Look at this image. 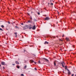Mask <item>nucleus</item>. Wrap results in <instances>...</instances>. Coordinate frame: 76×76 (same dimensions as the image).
<instances>
[{
  "instance_id": "1",
  "label": "nucleus",
  "mask_w": 76,
  "mask_h": 76,
  "mask_svg": "<svg viewBox=\"0 0 76 76\" xmlns=\"http://www.w3.org/2000/svg\"><path fill=\"white\" fill-rule=\"evenodd\" d=\"M67 71H68V76H69L71 75V72L69 70V69H67Z\"/></svg>"
},
{
  "instance_id": "2",
  "label": "nucleus",
  "mask_w": 76,
  "mask_h": 76,
  "mask_svg": "<svg viewBox=\"0 0 76 76\" xmlns=\"http://www.w3.org/2000/svg\"><path fill=\"white\" fill-rule=\"evenodd\" d=\"M61 64L62 67H64V65H65V64H64V63L63 62H62L61 63Z\"/></svg>"
},
{
  "instance_id": "3",
  "label": "nucleus",
  "mask_w": 76,
  "mask_h": 76,
  "mask_svg": "<svg viewBox=\"0 0 76 76\" xmlns=\"http://www.w3.org/2000/svg\"><path fill=\"white\" fill-rule=\"evenodd\" d=\"M50 18L49 17H46V18L45 19V20H50Z\"/></svg>"
},
{
  "instance_id": "4",
  "label": "nucleus",
  "mask_w": 76,
  "mask_h": 76,
  "mask_svg": "<svg viewBox=\"0 0 76 76\" xmlns=\"http://www.w3.org/2000/svg\"><path fill=\"white\" fill-rule=\"evenodd\" d=\"M36 28V27H35V25H34L33 27V28L32 27V29L33 30H35Z\"/></svg>"
},
{
  "instance_id": "5",
  "label": "nucleus",
  "mask_w": 76,
  "mask_h": 76,
  "mask_svg": "<svg viewBox=\"0 0 76 76\" xmlns=\"http://www.w3.org/2000/svg\"><path fill=\"white\" fill-rule=\"evenodd\" d=\"M18 33H17V32H15V33H14V34H15V37H17V36H18Z\"/></svg>"
},
{
  "instance_id": "6",
  "label": "nucleus",
  "mask_w": 76,
  "mask_h": 76,
  "mask_svg": "<svg viewBox=\"0 0 76 76\" xmlns=\"http://www.w3.org/2000/svg\"><path fill=\"white\" fill-rule=\"evenodd\" d=\"M1 64L2 65H5V62H1Z\"/></svg>"
},
{
  "instance_id": "7",
  "label": "nucleus",
  "mask_w": 76,
  "mask_h": 76,
  "mask_svg": "<svg viewBox=\"0 0 76 76\" xmlns=\"http://www.w3.org/2000/svg\"><path fill=\"white\" fill-rule=\"evenodd\" d=\"M23 68L24 69H26L27 68V65H25L24 66Z\"/></svg>"
},
{
  "instance_id": "8",
  "label": "nucleus",
  "mask_w": 76,
  "mask_h": 76,
  "mask_svg": "<svg viewBox=\"0 0 76 76\" xmlns=\"http://www.w3.org/2000/svg\"><path fill=\"white\" fill-rule=\"evenodd\" d=\"M43 58V59H44L47 62L48 61V59L45 58Z\"/></svg>"
},
{
  "instance_id": "9",
  "label": "nucleus",
  "mask_w": 76,
  "mask_h": 76,
  "mask_svg": "<svg viewBox=\"0 0 76 76\" xmlns=\"http://www.w3.org/2000/svg\"><path fill=\"white\" fill-rule=\"evenodd\" d=\"M28 23H32V20H29L28 21Z\"/></svg>"
},
{
  "instance_id": "10",
  "label": "nucleus",
  "mask_w": 76,
  "mask_h": 76,
  "mask_svg": "<svg viewBox=\"0 0 76 76\" xmlns=\"http://www.w3.org/2000/svg\"><path fill=\"white\" fill-rule=\"evenodd\" d=\"M26 26V28H23V30H25V29H28V26L27 25Z\"/></svg>"
},
{
  "instance_id": "11",
  "label": "nucleus",
  "mask_w": 76,
  "mask_h": 76,
  "mask_svg": "<svg viewBox=\"0 0 76 76\" xmlns=\"http://www.w3.org/2000/svg\"><path fill=\"white\" fill-rule=\"evenodd\" d=\"M56 61H55L54 62V66H56Z\"/></svg>"
},
{
  "instance_id": "12",
  "label": "nucleus",
  "mask_w": 76,
  "mask_h": 76,
  "mask_svg": "<svg viewBox=\"0 0 76 76\" xmlns=\"http://www.w3.org/2000/svg\"><path fill=\"white\" fill-rule=\"evenodd\" d=\"M15 63L17 64H19V62L17 61H15Z\"/></svg>"
},
{
  "instance_id": "13",
  "label": "nucleus",
  "mask_w": 76,
  "mask_h": 76,
  "mask_svg": "<svg viewBox=\"0 0 76 76\" xmlns=\"http://www.w3.org/2000/svg\"><path fill=\"white\" fill-rule=\"evenodd\" d=\"M67 41H68V42L70 41V39H69V38H67Z\"/></svg>"
},
{
  "instance_id": "14",
  "label": "nucleus",
  "mask_w": 76,
  "mask_h": 76,
  "mask_svg": "<svg viewBox=\"0 0 76 76\" xmlns=\"http://www.w3.org/2000/svg\"><path fill=\"white\" fill-rule=\"evenodd\" d=\"M45 44H48V42H47V41H45V42L44 43Z\"/></svg>"
},
{
  "instance_id": "15",
  "label": "nucleus",
  "mask_w": 76,
  "mask_h": 76,
  "mask_svg": "<svg viewBox=\"0 0 76 76\" xmlns=\"http://www.w3.org/2000/svg\"><path fill=\"white\" fill-rule=\"evenodd\" d=\"M30 61L31 63H34V61L32 60H30Z\"/></svg>"
},
{
  "instance_id": "16",
  "label": "nucleus",
  "mask_w": 76,
  "mask_h": 76,
  "mask_svg": "<svg viewBox=\"0 0 76 76\" xmlns=\"http://www.w3.org/2000/svg\"><path fill=\"white\" fill-rule=\"evenodd\" d=\"M15 28H17V29H19V27H18V26H15Z\"/></svg>"
},
{
  "instance_id": "17",
  "label": "nucleus",
  "mask_w": 76,
  "mask_h": 76,
  "mask_svg": "<svg viewBox=\"0 0 76 76\" xmlns=\"http://www.w3.org/2000/svg\"><path fill=\"white\" fill-rule=\"evenodd\" d=\"M1 27H2V28H3L4 27V26H3V25H2L1 26Z\"/></svg>"
},
{
  "instance_id": "18",
  "label": "nucleus",
  "mask_w": 76,
  "mask_h": 76,
  "mask_svg": "<svg viewBox=\"0 0 76 76\" xmlns=\"http://www.w3.org/2000/svg\"><path fill=\"white\" fill-rule=\"evenodd\" d=\"M17 68H18V69H19L20 68V67L18 65L17 66Z\"/></svg>"
},
{
  "instance_id": "19",
  "label": "nucleus",
  "mask_w": 76,
  "mask_h": 76,
  "mask_svg": "<svg viewBox=\"0 0 76 76\" xmlns=\"http://www.w3.org/2000/svg\"><path fill=\"white\" fill-rule=\"evenodd\" d=\"M0 31H3V29H2V28H0Z\"/></svg>"
},
{
  "instance_id": "20",
  "label": "nucleus",
  "mask_w": 76,
  "mask_h": 76,
  "mask_svg": "<svg viewBox=\"0 0 76 76\" xmlns=\"http://www.w3.org/2000/svg\"><path fill=\"white\" fill-rule=\"evenodd\" d=\"M38 63H39V64H41V62H40V61H39H39Z\"/></svg>"
},
{
  "instance_id": "21",
  "label": "nucleus",
  "mask_w": 76,
  "mask_h": 76,
  "mask_svg": "<svg viewBox=\"0 0 76 76\" xmlns=\"http://www.w3.org/2000/svg\"><path fill=\"white\" fill-rule=\"evenodd\" d=\"M65 70L67 69V66H65Z\"/></svg>"
},
{
  "instance_id": "22",
  "label": "nucleus",
  "mask_w": 76,
  "mask_h": 76,
  "mask_svg": "<svg viewBox=\"0 0 76 76\" xmlns=\"http://www.w3.org/2000/svg\"><path fill=\"white\" fill-rule=\"evenodd\" d=\"M21 76H24V75H23V74H21Z\"/></svg>"
},
{
  "instance_id": "23",
  "label": "nucleus",
  "mask_w": 76,
  "mask_h": 76,
  "mask_svg": "<svg viewBox=\"0 0 76 76\" xmlns=\"http://www.w3.org/2000/svg\"><path fill=\"white\" fill-rule=\"evenodd\" d=\"M37 14L38 15H40V13H39V12H38Z\"/></svg>"
},
{
  "instance_id": "24",
  "label": "nucleus",
  "mask_w": 76,
  "mask_h": 76,
  "mask_svg": "<svg viewBox=\"0 0 76 76\" xmlns=\"http://www.w3.org/2000/svg\"><path fill=\"white\" fill-rule=\"evenodd\" d=\"M30 17H31V20H32V16H30Z\"/></svg>"
},
{
  "instance_id": "25",
  "label": "nucleus",
  "mask_w": 76,
  "mask_h": 76,
  "mask_svg": "<svg viewBox=\"0 0 76 76\" xmlns=\"http://www.w3.org/2000/svg\"><path fill=\"white\" fill-rule=\"evenodd\" d=\"M31 28H32V27H30L29 28V29H31Z\"/></svg>"
},
{
  "instance_id": "26",
  "label": "nucleus",
  "mask_w": 76,
  "mask_h": 76,
  "mask_svg": "<svg viewBox=\"0 0 76 76\" xmlns=\"http://www.w3.org/2000/svg\"><path fill=\"white\" fill-rule=\"evenodd\" d=\"M34 69H35V70H37V68H35Z\"/></svg>"
},
{
  "instance_id": "27",
  "label": "nucleus",
  "mask_w": 76,
  "mask_h": 76,
  "mask_svg": "<svg viewBox=\"0 0 76 76\" xmlns=\"http://www.w3.org/2000/svg\"><path fill=\"white\" fill-rule=\"evenodd\" d=\"M59 41H63V40H61V39H60Z\"/></svg>"
},
{
  "instance_id": "28",
  "label": "nucleus",
  "mask_w": 76,
  "mask_h": 76,
  "mask_svg": "<svg viewBox=\"0 0 76 76\" xmlns=\"http://www.w3.org/2000/svg\"><path fill=\"white\" fill-rule=\"evenodd\" d=\"M8 23L9 24H10V22L8 21Z\"/></svg>"
},
{
  "instance_id": "29",
  "label": "nucleus",
  "mask_w": 76,
  "mask_h": 76,
  "mask_svg": "<svg viewBox=\"0 0 76 76\" xmlns=\"http://www.w3.org/2000/svg\"><path fill=\"white\" fill-rule=\"evenodd\" d=\"M27 14L28 15H29V16H30V14H29V13H27Z\"/></svg>"
},
{
  "instance_id": "30",
  "label": "nucleus",
  "mask_w": 76,
  "mask_h": 76,
  "mask_svg": "<svg viewBox=\"0 0 76 76\" xmlns=\"http://www.w3.org/2000/svg\"><path fill=\"white\" fill-rule=\"evenodd\" d=\"M12 65L13 66H15V64H12Z\"/></svg>"
},
{
  "instance_id": "31",
  "label": "nucleus",
  "mask_w": 76,
  "mask_h": 76,
  "mask_svg": "<svg viewBox=\"0 0 76 76\" xmlns=\"http://www.w3.org/2000/svg\"><path fill=\"white\" fill-rule=\"evenodd\" d=\"M71 76H74V74H72Z\"/></svg>"
},
{
  "instance_id": "32",
  "label": "nucleus",
  "mask_w": 76,
  "mask_h": 76,
  "mask_svg": "<svg viewBox=\"0 0 76 76\" xmlns=\"http://www.w3.org/2000/svg\"><path fill=\"white\" fill-rule=\"evenodd\" d=\"M64 34H63L62 35V37H64Z\"/></svg>"
},
{
  "instance_id": "33",
  "label": "nucleus",
  "mask_w": 76,
  "mask_h": 76,
  "mask_svg": "<svg viewBox=\"0 0 76 76\" xmlns=\"http://www.w3.org/2000/svg\"><path fill=\"white\" fill-rule=\"evenodd\" d=\"M51 4L52 5H53V3H51Z\"/></svg>"
},
{
  "instance_id": "34",
  "label": "nucleus",
  "mask_w": 76,
  "mask_h": 76,
  "mask_svg": "<svg viewBox=\"0 0 76 76\" xmlns=\"http://www.w3.org/2000/svg\"><path fill=\"white\" fill-rule=\"evenodd\" d=\"M21 25H23V23H22L21 24Z\"/></svg>"
},
{
  "instance_id": "35",
  "label": "nucleus",
  "mask_w": 76,
  "mask_h": 76,
  "mask_svg": "<svg viewBox=\"0 0 76 76\" xmlns=\"http://www.w3.org/2000/svg\"><path fill=\"white\" fill-rule=\"evenodd\" d=\"M34 63L35 64H37V63H36V62H34Z\"/></svg>"
},
{
  "instance_id": "36",
  "label": "nucleus",
  "mask_w": 76,
  "mask_h": 76,
  "mask_svg": "<svg viewBox=\"0 0 76 76\" xmlns=\"http://www.w3.org/2000/svg\"><path fill=\"white\" fill-rule=\"evenodd\" d=\"M3 67V69H5V68H4V67Z\"/></svg>"
},
{
  "instance_id": "37",
  "label": "nucleus",
  "mask_w": 76,
  "mask_h": 76,
  "mask_svg": "<svg viewBox=\"0 0 76 76\" xmlns=\"http://www.w3.org/2000/svg\"><path fill=\"white\" fill-rule=\"evenodd\" d=\"M32 26V25H30V26Z\"/></svg>"
},
{
  "instance_id": "38",
  "label": "nucleus",
  "mask_w": 76,
  "mask_h": 76,
  "mask_svg": "<svg viewBox=\"0 0 76 76\" xmlns=\"http://www.w3.org/2000/svg\"><path fill=\"white\" fill-rule=\"evenodd\" d=\"M53 38H56V37H55Z\"/></svg>"
},
{
  "instance_id": "39",
  "label": "nucleus",
  "mask_w": 76,
  "mask_h": 76,
  "mask_svg": "<svg viewBox=\"0 0 76 76\" xmlns=\"http://www.w3.org/2000/svg\"><path fill=\"white\" fill-rule=\"evenodd\" d=\"M66 40H67V37L66 38Z\"/></svg>"
},
{
  "instance_id": "40",
  "label": "nucleus",
  "mask_w": 76,
  "mask_h": 76,
  "mask_svg": "<svg viewBox=\"0 0 76 76\" xmlns=\"http://www.w3.org/2000/svg\"><path fill=\"white\" fill-rule=\"evenodd\" d=\"M0 67H1V64H0Z\"/></svg>"
},
{
  "instance_id": "41",
  "label": "nucleus",
  "mask_w": 76,
  "mask_h": 76,
  "mask_svg": "<svg viewBox=\"0 0 76 76\" xmlns=\"http://www.w3.org/2000/svg\"><path fill=\"white\" fill-rule=\"evenodd\" d=\"M73 47L74 48V46H73Z\"/></svg>"
},
{
  "instance_id": "42",
  "label": "nucleus",
  "mask_w": 76,
  "mask_h": 76,
  "mask_svg": "<svg viewBox=\"0 0 76 76\" xmlns=\"http://www.w3.org/2000/svg\"><path fill=\"white\" fill-rule=\"evenodd\" d=\"M58 23V22H57V23H56L57 24Z\"/></svg>"
},
{
  "instance_id": "43",
  "label": "nucleus",
  "mask_w": 76,
  "mask_h": 76,
  "mask_svg": "<svg viewBox=\"0 0 76 76\" xmlns=\"http://www.w3.org/2000/svg\"><path fill=\"white\" fill-rule=\"evenodd\" d=\"M31 13H32V12H31Z\"/></svg>"
},
{
  "instance_id": "44",
  "label": "nucleus",
  "mask_w": 76,
  "mask_h": 76,
  "mask_svg": "<svg viewBox=\"0 0 76 76\" xmlns=\"http://www.w3.org/2000/svg\"><path fill=\"white\" fill-rule=\"evenodd\" d=\"M48 4H49V3H48Z\"/></svg>"
}]
</instances>
